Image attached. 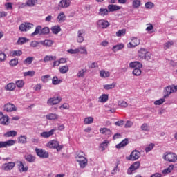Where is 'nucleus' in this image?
Returning <instances> with one entry per match:
<instances>
[{
    "instance_id": "obj_1",
    "label": "nucleus",
    "mask_w": 177,
    "mask_h": 177,
    "mask_svg": "<svg viewBox=\"0 0 177 177\" xmlns=\"http://www.w3.org/2000/svg\"><path fill=\"white\" fill-rule=\"evenodd\" d=\"M76 160L80 166V168H85L88 165V159L85 157V153L80 151L77 153Z\"/></svg>"
},
{
    "instance_id": "obj_2",
    "label": "nucleus",
    "mask_w": 177,
    "mask_h": 177,
    "mask_svg": "<svg viewBox=\"0 0 177 177\" xmlns=\"http://www.w3.org/2000/svg\"><path fill=\"white\" fill-rule=\"evenodd\" d=\"M139 60H150L151 59V54L145 48H140L138 51Z\"/></svg>"
},
{
    "instance_id": "obj_3",
    "label": "nucleus",
    "mask_w": 177,
    "mask_h": 177,
    "mask_svg": "<svg viewBox=\"0 0 177 177\" xmlns=\"http://www.w3.org/2000/svg\"><path fill=\"white\" fill-rule=\"evenodd\" d=\"M163 158L165 161L175 163L177 161V155L175 153L166 152L163 156Z\"/></svg>"
},
{
    "instance_id": "obj_4",
    "label": "nucleus",
    "mask_w": 177,
    "mask_h": 177,
    "mask_svg": "<svg viewBox=\"0 0 177 177\" xmlns=\"http://www.w3.org/2000/svg\"><path fill=\"white\" fill-rule=\"evenodd\" d=\"M140 158V152L138 150L133 151L129 156L126 157L129 161H136Z\"/></svg>"
},
{
    "instance_id": "obj_5",
    "label": "nucleus",
    "mask_w": 177,
    "mask_h": 177,
    "mask_svg": "<svg viewBox=\"0 0 177 177\" xmlns=\"http://www.w3.org/2000/svg\"><path fill=\"white\" fill-rule=\"evenodd\" d=\"M48 147L50 149H56L57 151H60L63 149V145H59L57 140H53L48 143Z\"/></svg>"
},
{
    "instance_id": "obj_6",
    "label": "nucleus",
    "mask_w": 177,
    "mask_h": 177,
    "mask_svg": "<svg viewBox=\"0 0 177 177\" xmlns=\"http://www.w3.org/2000/svg\"><path fill=\"white\" fill-rule=\"evenodd\" d=\"M35 151L40 158H48L49 157V153L41 148H35Z\"/></svg>"
},
{
    "instance_id": "obj_7",
    "label": "nucleus",
    "mask_w": 177,
    "mask_h": 177,
    "mask_svg": "<svg viewBox=\"0 0 177 177\" xmlns=\"http://www.w3.org/2000/svg\"><path fill=\"white\" fill-rule=\"evenodd\" d=\"M139 168H140V162L137 161L133 162L127 169L128 175H132V174H133V171H136L137 169H139Z\"/></svg>"
},
{
    "instance_id": "obj_8",
    "label": "nucleus",
    "mask_w": 177,
    "mask_h": 177,
    "mask_svg": "<svg viewBox=\"0 0 177 177\" xmlns=\"http://www.w3.org/2000/svg\"><path fill=\"white\" fill-rule=\"evenodd\" d=\"M32 27H34V24L31 23L25 22L19 26V30L20 31H21V32H24L28 31V30H31Z\"/></svg>"
},
{
    "instance_id": "obj_9",
    "label": "nucleus",
    "mask_w": 177,
    "mask_h": 177,
    "mask_svg": "<svg viewBox=\"0 0 177 177\" xmlns=\"http://www.w3.org/2000/svg\"><path fill=\"white\" fill-rule=\"evenodd\" d=\"M60 102H62V97H53L47 100V104L55 106V104H59Z\"/></svg>"
},
{
    "instance_id": "obj_10",
    "label": "nucleus",
    "mask_w": 177,
    "mask_h": 177,
    "mask_svg": "<svg viewBox=\"0 0 177 177\" xmlns=\"http://www.w3.org/2000/svg\"><path fill=\"white\" fill-rule=\"evenodd\" d=\"M16 143L15 140H9L8 141H0V149H3L5 147H9L13 146Z\"/></svg>"
},
{
    "instance_id": "obj_11",
    "label": "nucleus",
    "mask_w": 177,
    "mask_h": 177,
    "mask_svg": "<svg viewBox=\"0 0 177 177\" xmlns=\"http://www.w3.org/2000/svg\"><path fill=\"white\" fill-rule=\"evenodd\" d=\"M15 166L16 163L13 162H9L8 163L3 164V165L1 166V169L3 171H12V169H13Z\"/></svg>"
},
{
    "instance_id": "obj_12",
    "label": "nucleus",
    "mask_w": 177,
    "mask_h": 177,
    "mask_svg": "<svg viewBox=\"0 0 177 177\" xmlns=\"http://www.w3.org/2000/svg\"><path fill=\"white\" fill-rule=\"evenodd\" d=\"M0 124L1 125H9V116L3 115L0 112Z\"/></svg>"
},
{
    "instance_id": "obj_13",
    "label": "nucleus",
    "mask_w": 177,
    "mask_h": 177,
    "mask_svg": "<svg viewBox=\"0 0 177 177\" xmlns=\"http://www.w3.org/2000/svg\"><path fill=\"white\" fill-rule=\"evenodd\" d=\"M17 108L13 104H6L4 105V111H7V113H12V111H16Z\"/></svg>"
},
{
    "instance_id": "obj_14",
    "label": "nucleus",
    "mask_w": 177,
    "mask_h": 177,
    "mask_svg": "<svg viewBox=\"0 0 177 177\" xmlns=\"http://www.w3.org/2000/svg\"><path fill=\"white\" fill-rule=\"evenodd\" d=\"M97 27L100 28H107L110 26V23L104 19H100L97 22Z\"/></svg>"
},
{
    "instance_id": "obj_15",
    "label": "nucleus",
    "mask_w": 177,
    "mask_h": 177,
    "mask_svg": "<svg viewBox=\"0 0 177 177\" xmlns=\"http://www.w3.org/2000/svg\"><path fill=\"white\" fill-rule=\"evenodd\" d=\"M140 44V41L137 37H133L131 39V42L127 44V48H135L138 45Z\"/></svg>"
},
{
    "instance_id": "obj_16",
    "label": "nucleus",
    "mask_w": 177,
    "mask_h": 177,
    "mask_svg": "<svg viewBox=\"0 0 177 177\" xmlns=\"http://www.w3.org/2000/svg\"><path fill=\"white\" fill-rule=\"evenodd\" d=\"M85 34V30L84 29H80L77 31V41L79 44H82V41H84V35Z\"/></svg>"
},
{
    "instance_id": "obj_17",
    "label": "nucleus",
    "mask_w": 177,
    "mask_h": 177,
    "mask_svg": "<svg viewBox=\"0 0 177 177\" xmlns=\"http://www.w3.org/2000/svg\"><path fill=\"white\" fill-rule=\"evenodd\" d=\"M55 131L56 130L55 129H53L49 131H44L40 133V136L44 138H50V136H52V135L55 133Z\"/></svg>"
},
{
    "instance_id": "obj_18",
    "label": "nucleus",
    "mask_w": 177,
    "mask_h": 177,
    "mask_svg": "<svg viewBox=\"0 0 177 177\" xmlns=\"http://www.w3.org/2000/svg\"><path fill=\"white\" fill-rule=\"evenodd\" d=\"M100 132L102 135H105V136H107L108 138H110L111 136V130L110 129L103 127L100 129Z\"/></svg>"
},
{
    "instance_id": "obj_19",
    "label": "nucleus",
    "mask_w": 177,
    "mask_h": 177,
    "mask_svg": "<svg viewBox=\"0 0 177 177\" xmlns=\"http://www.w3.org/2000/svg\"><path fill=\"white\" fill-rule=\"evenodd\" d=\"M71 3V1L70 0H61L58 4V6H59V8H66L70 6Z\"/></svg>"
},
{
    "instance_id": "obj_20",
    "label": "nucleus",
    "mask_w": 177,
    "mask_h": 177,
    "mask_svg": "<svg viewBox=\"0 0 177 177\" xmlns=\"http://www.w3.org/2000/svg\"><path fill=\"white\" fill-rule=\"evenodd\" d=\"M18 163V169L20 172H27L28 171V167L25 166L24 164H23V162L19 161Z\"/></svg>"
},
{
    "instance_id": "obj_21",
    "label": "nucleus",
    "mask_w": 177,
    "mask_h": 177,
    "mask_svg": "<svg viewBox=\"0 0 177 177\" xmlns=\"http://www.w3.org/2000/svg\"><path fill=\"white\" fill-rule=\"evenodd\" d=\"M129 67L131 68H142V67H143V65H142V63L138 61H135L129 63Z\"/></svg>"
},
{
    "instance_id": "obj_22",
    "label": "nucleus",
    "mask_w": 177,
    "mask_h": 177,
    "mask_svg": "<svg viewBox=\"0 0 177 177\" xmlns=\"http://www.w3.org/2000/svg\"><path fill=\"white\" fill-rule=\"evenodd\" d=\"M174 168H175V165H170L167 168L162 171V174H163V175H168V174H171V172L174 171Z\"/></svg>"
},
{
    "instance_id": "obj_23",
    "label": "nucleus",
    "mask_w": 177,
    "mask_h": 177,
    "mask_svg": "<svg viewBox=\"0 0 177 177\" xmlns=\"http://www.w3.org/2000/svg\"><path fill=\"white\" fill-rule=\"evenodd\" d=\"M121 9V7L114 5V4H109L108 6V10L109 12H115L117 10H120Z\"/></svg>"
},
{
    "instance_id": "obj_24",
    "label": "nucleus",
    "mask_w": 177,
    "mask_h": 177,
    "mask_svg": "<svg viewBox=\"0 0 177 177\" xmlns=\"http://www.w3.org/2000/svg\"><path fill=\"white\" fill-rule=\"evenodd\" d=\"M128 143H129V141L128 140V139L125 138L120 143L116 145V149H121L122 147H125V146H127Z\"/></svg>"
},
{
    "instance_id": "obj_25",
    "label": "nucleus",
    "mask_w": 177,
    "mask_h": 177,
    "mask_svg": "<svg viewBox=\"0 0 177 177\" xmlns=\"http://www.w3.org/2000/svg\"><path fill=\"white\" fill-rule=\"evenodd\" d=\"M165 91H166V95H164V97H168V96H169L171 93H174V92H175L174 89V86H171L166 87Z\"/></svg>"
},
{
    "instance_id": "obj_26",
    "label": "nucleus",
    "mask_w": 177,
    "mask_h": 177,
    "mask_svg": "<svg viewBox=\"0 0 177 177\" xmlns=\"http://www.w3.org/2000/svg\"><path fill=\"white\" fill-rule=\"evenodd\" d=\"M24 158L28 162H34L35 161V156L31 154L25 155Z\"/></svg>"
},
{
    "instance_id": "obj_27",
    "label": "nucleus",
    "mask_w": 177,
    "mask_h": 177,
    "mask_svg": "<svg viewBox=\"0 0 177 177\" xmlns=\"http://www.w3.org/2000/svg\"><path fill=\"white\" fill-rule=\"evenodd\" d=\"M109 140H104L100 145V149H101V151H104L106 149H107V146H109Z\"/></svg>"
},
{
    "instance_id": "obj_28",
    "label": "nucleus",
    "mask_w": 177,
    "mask_h": 177,
    "mask_svg": "<svg viewBox=\"0 0 177 177\" xmlns=\"http://www.w3.org/2000/svg\"><path fill=\"white\" fill-rule=\"evenodd\" d=\"M42 26H38L36 27L35 32L31 34V37H35V35H41Z\"/></svg>"
},
{
    "instance_id": "obj_29",
    "label": "nucleus",
    "mask_w": 177,
    "mask_h": 177,
    "mask_svg": "<svg viewBox=\"0 0 177 177\" xmlns=\"http://www.w3.org/2000/svg\"><path fill=\"white\" fill-rule=\"evenodd\" d=\"M68 70H70V68L67 65H64L59 68V71L61 74H66L68 73Z\"/></svg>"
},
{
    "instance_id": "obj_30",
    "label": "nucleus",
    "mask_w": 177,
    "mask_h": 177,
    "mask_svg": "<svg viewBox=\"0 0 177 177\" xmlns=\"http://www.w3.org/2000/svg\"><path fill=\"white\" fill-rule=\"evenodd\" d=\"M46 120H53L59 118V115L56 113H49L46 115Z\"/></svg>"
},
{
    "instance_id": "obj_31",
    "label": "nucleus",
    "mask_w": 177,
    "mask_h": 177,
    "mask_svg": "<svg viewBox=\"0 0 177 177\" xmlns=\"http://www.w3.org/2000/svg\"><path fill=\"white\" fill-rule=\"evenodd\" d=\"M6 91H15L16 89V84L15 83H8L6 86H5Z\"/></svg>"
},
{
    "instance_id": "obj_32",
    "label": "nucleus",
    "mask_w": 177,
    "mask_h": 177,
    "mask_svg": "<svg viewBox=\"0 0 177 177\" xmlns=\"http://www.w3.org/2000/svg\"><path fill=\"white\" fill-rule=\"evenodd\" d=\"M29 39L26 38V37H19L17 44V45H24V44H26V42H28Z\"/></svg>"
},
{
    "instance_id": "obj_33",
    "label": "nucleus",
    "mask_w": 177,
    "mask_h": 177,
    "mask_svg": "<svg viewBox=\"0 0 177 177\" xmlns=\"http://www.w3.org/2000/svg\"><path fill=\"white\" fill-rule=\"evenodd\" d=\"M51 31L53 32V34H58L62 31V28H60V26L57 25V26H54L53 27H51Z\"/></svg>"
},
{
    "instance_id": "obj_34",
    "label": "nucleus",
    "mask_w": 177,
    "mask_h": 177,
    "mask_svg": "<svg viewBox=\"0 0 177 177\" xmlns=\"http://www.w3.org/2000/svg\"><path fill=\"white\" fill-rule=\"evenodd\" d=\"M17 135V131H15V130H12V131H10L8 132H6L5 134H4V136L6 138H10V137H12L14 138L15 136H16Z\"/></svg>"
},
{
    "instance_id": "obj_35",
    "label": "nucleus",
    "mask_w": 177,
    "mask_h": 177,
    "mask_svg": "<svg viewBox=\"0 0 177 177\" xmlns=\"http://www.w3.org/2000/svg\"><path fill=\"white\" fill-rule=\"evenodd\" d=\"M40 44H41V45L44 46L50 47L53 45V41L46 39L44 41H40Z\"/></svg>"
},
{
    "instance_id": "obj_36",
    "label": "nucleus",
    "mask_w": 177,
    "mask_h": 177,
    "mask_svg": "<svg viewBox=\"0 0 177 177\" xmlns=\"http://www.w3.org/2000/svg\"><path fill=\"white\" fill-rule=\"evenodd\" d=\"M58 23H63L66 20V15L64 12H61L58 15L57 17Z\"/></svg>"
},
{
    "instance_id": "obj_37",
    "label": "nucleus",
    "mask_w": 177,
    "mask_h": 177,
    "mask_svg": "<svg viewBox=\"0 0 177 177\" xmlns=\"http://www.w3.org/2000/svg\"><path fill=\"white\" fill-rule=\"evenodd\" d=\"M100 77H101V78H109V77H110V73L109 71L102 70L100 71Z\"/></svg>"
},
{
    "instance_id": "obj_38",
    "label": "nucleus",
    "mask_w": 177,
    "mask_h": 177,
    "mask_svg": "<svg viewBox=\"0 0 177 177\" xmlns=\"http://www.w3.org/2000/svg\"><path fill=\"white\" fill-rule=\"evenodd\" d=\"M109 100V95L107 94H102L101 96L99 97V102L100 103H106Z\"/></svg>"
},
{
    "instance_id": "obj_39",
    "label": "nucleus",
    "mask_w": 177,
    "mask_h": 177,
    "mask_svg": "<svg viewBox=\"0 0 177 177\" xmlns=\"http://www.w3.org/2000/svg\"><path fill=\"white\" fill-rule=\"evenodd\" d=\"M99 16H107L109 15V10L106 8H100L98 12Z\"/></svg>"
},
{
    "instance_id": "obj_40",
    "label": "nucleus",
    "mask_w": 177,
    "mask_h": 177,
    "mask_svg": "<svg viewBox=\"0 0 177 177\" xmlns=\"http://www.w3.org/2000/svg\"><path fill=\"white\" fill-rule=\"evenodd\" d=\"M56 56L46 55L44 58V63H48V62H52V60H56Z\"/></svg>"
},
{
    "instance_id": "obj_41",
    "label": "nucleus",
    "mask_w": 177,
    "mask_h": 177,
    "mask_svg": "<svg viewBox=\"0 0 177 177\" xmlns=\"http://www.w3.org/2000/svg\"><path fill=\"white\" fill-rule=\"evenodd\" d=\"M18 142L22 145H26V143H27V137L23 135L20 136L18 137Z\"/></svg>"
},
{
    "instance_id": "obj_42",
    "label": "nucleus",
    "mask_w": 177,
    "mask_h": 177,
    "mask_svg": "<svg viewBox=\"0 0 177 177\" xmlns=\"http://www.w3.org/2000/svg\"><path fill=\"white\" fill-rule=\"evenodd\" d=\"M93 118L92 117H87L85 118L84 120V125H89V124L93 123Z\"/></svg>"
},
{
    "instance_id": "obj_43",
    "label": "nucleus",
    "mask_w": 177,
    "mask_h": 177,
    "mask_svg": "<svg viewBox=\"0 0 177 177\" xmlns=\"http://www.w3.org/2000/svg\"><path fill=\"white\" fill-rule=\"evenodd\" d=\"M10 55L14 57L16 56H21V55H23V51L21 50H13L10 53Z\"/></svg>"
},
{
    "instance_id": "obj_44",
    "label": "nucleus",
    "mask_w": 177,
    "mask_h": 177,
    "mask_svg": "<svg viewBox=\"0 0 177 177\" xmlns=\"http://www.w3.org/2000/svg\"><path fill=\"white\" fill-rule=\"evenodd\" d=\"M87 70L86 68H82L77 73V77L79 78H83V77L85 76V73H86Z\"/></svg>"
},
{
    "instance_id": "obj_45",
    "label": "nucleus",
    "mask_w": 177,
    "mask_h": 177,
    "mask_svg": "<svg viewBox=\"0 0 177 177\" xmlns=\"http://www.w3.org/2000/svg\"><path fill=\"white\" fill-rule=\"evenodd\" d=\"M9 64L11 67H16L17 64H19V59L14 58L11 59L9 62Z\"/></svg>"
},
{
    "instance_id": "obj_46",
    "label": "nucleus",
    "mask_w": 177,
    "mask_h": 177,
    "mask_svg": "<svg viewBox=\"0 0 177 177\" xmlns=\"http://www.w3.org/2000/svg\"><path fill=\"white\" fill-rule=\"evenodd\" d=\"M123 48H124V44H120L114 46L112 48V50H113V52H118V50H121V49H123Z\"/></svg>"
},
{
    "instance_id": "obj_47",
    "label": "nucleus",
    "mask_w": 177,
    "mask_h": 177,
    "mask_svg": "<svg viewBox=\"0 0 177 177\" xmlns=\"http://www.w3.org/2000/svg\"><path fill=\"white\" fill-rule=\"evenodd\" d=\"M61 82H63V80H59L57 77L55 76L53 77V80H52L53 85H59V84H61Z\"/></svg>"
},
{
    "instance_id": "obj_48",
    "label": "nucleus",
    "mask_w": 177,
    "mask_h": 177,
    "mask_svg": "<svg viewBox=\"0 0 177 177\" xmlns=\"http://www.w3.org/2000/svg\"><path fill=\"white\" fill-rule=\"evenodd\" d=\"M126 34H127V29L119 30L116 32V37H124Z\"/></svg>"
},
{
    "instance_id": "obj_49",
    "label": "nucleus",
    "mask_w": 177,
    "mask_h": 177,
    "mask_svg": "<svg viewBox=\"0 0 177 177\" xmlns=\"http://www.w3.org/2000/svg\"><path fill=\"white\" fill-rule=\"evenodd\" d=\"M174 45V41H167L165 43L163 48L165 50H167V49H169L171 46Z\"/></svg>"
},
{
    "instance_id": "obj_50",
    "label": "nucleus",
    "mask_w": 177,
    "mask_h": 177,
    "mask_svg": "<svg viewBox=\"0 0 177 177\" xmlns=\"http://www.w3.org/2000/svg\"><path fill=\"white\" fill-rule=\"evenodd\" d=\"M133 74L136 77H139L142 74V70H140V68H135L133 71Z\"/></svg>"
},
{
    "instance_id": "obj_51",
    "label": "nucleus",
    "mask_w": 177,
    "mask_h": 177,
    "mask_svg": "<svg viewBox=\"0 0 177 177\" xmlns=\"http://www.w3.org/2000/svg\"><path fill=\"white\" fill-rule=\"evenodd\" d=\"M34 62V57H28L24 61V64H31Z\"/></svg>"
},
{
    "instance_id": "obj_52",
    "label": "nucleus",
    "mask_w": 177,
    "mask_h": 177,
    "mask_svg": "<svg viewBox=\"0 0 177 177\" xmlns=\"http://www.w3.org/2000/svg\"><path fill=\"white\" fill-rule=\"evenodd\" d=\"M113 88H115V84H114V83H112L111 84L104 85V89H106V91H109L110 89H113Z\"/></svg>"
},
{
    "instance_id": "obj_53",
    "label": "nucleus",
    "mask_w": 177,
    "mask_h": 177,
    "mask_svg": "<svg viewBox=\"0 0 177 177\" xmlns=\"http://www.w3.org/2000/svg\"><path fill=\"white\" fill-rule=\"evenodd\" d=\"M15 84L17 88H23L24 86V80H17Z\"/></svg>"
},
{
    "instance_id": "obj_54",
    "label": "nucleus",
    "mask_w": 177,
    "mask_h": 177,
    "mask_svg": "<svg viewBox=\"0 0 177 177\" xmlns=\"http://www.w3.org/2000/svg\"><path fill=\"white\" fill-rule=\"evenodd\" d=\"M35 75V71H31L24 73V77H34Z\"/></svg>"
},
{
    "instance_id": "obj_55",
    "label": "nucleus",
    "mask_w": 177,
    "mask_h": 177,
    "mask_svg": "<svg viewBox=\"0 0 177 177\" xmlns=\"http://www.w3.org/2000/svg\"><path fill=\"white\" fill-rule=\"evenodd\" d=\"M141 129L145 132H149L150 131V127H149L147 123H144L141 126Z\"/></svg>"
},
{
    "instance_id": "obj_56",
    "label": "nucleus",
    "mask_w": 177,
    "mask_h": 177,
    "mask_svg": "<svg viewBox=\"0 0 177 177\" xmlns=\"http://www.w3.org/2000/svg\"><path fill=\"white\" fill-rule=\"evenodd\" d=\"M49 32H50V30L48 27L41 28V35H46L47 34H49Z\"/></svg>"
},
{
    "instance_id": "obj_57",
    "label": "nucleus",
    "mask_w": 177,
    "mask_h": 177,
    "mask_svg": "<svg viewBox=\"0 0 177 177\" xmlns=\"http://www.w3.org/2000/svg\"><path fill=\"white\" fill-rule=\"evenodd\" d=\"M118 106H120V107L125 109L128 106V103L124 100H120L118 102Z\"/></svg>"
},
{
    "instance_id": "obj_58",
    "label": "nucleus",
    "mask_w": 177,
    "mask_h": 177,
    "mask_svg": "<svg viewBox=\"0 0 177 177\" xmlns=\"http://www.w3.org/2000/svg\"><path fill=\"white\" fill-rule=\"evenodd\" d=\"M146 9H153L154 8V3L148 1L145 4Z\"/></svg>"
},
{
    "instance_id": "obj_59",
    "label": "nucleus",
    "mask_w": 177,
    "mask_h": 177,
    "mask_svg": "<svg viewBox=\"0 0 177 177\" xmlns=\"http://www.w3.org/2000/svg\"><path fill=\"white\" fill-rule=\"evenodd\" d=\"M35 1L36 0H28L26 4L24 3L22 5H24V6H26L27 5V6L32 7L34 6V5H35Z\"/></svg>"
},
{
    "instance_id": "obj_60",
    "label": "nucleus",
    "mask_w": 177,
    "mask_h": 177,
    "mask_svg": "<svg viewBox=\"0 0 177 177\" xmlns=\"http://www.w3.org/2000/svg\"><path fill=\"white\" fill-rule=\"evenodd\" d=\"M4 6L7 10H12L13 9V3H6Z\"/></svg>"
},
{
    "instance_id": "obj_61",
    "label": "nucleus",
    "mask_w": 177,
    "mask_h": 177,
    "mask_svg": "<svg viewBox=\"0 0 177 177\" xmlns=\"http://www.w3.org/2000/svg\"><path fill=\"white\" fill-rule=\"evenodd\" d=\"M6 60V54L2 50H0V62H5Z\"/></svg>"
},
{
    "instance_id": "obj_62",
    "label": "nucleus",
    "mask_w": 177,
    "mask_h": 177,
    "mask_svg": "<svg viewBox=\"0 0 177 177\" xmlns=\"http://www.w3.org/2000/svg\"><path fill=\"white\" fill-rule=\"evenodd\" d=\"M165 102V99L161 98L160 100L155 101L154 104L155 106H160V104H162V103H164Z\"/></svg>"
},
{
    "instance_id": "obj_63",
    "label": "nucleus",
    "mask_w": 177,
    "mask_h": 177,
    "mask_svg": "<svg viewBox=\"0 0 177 177\" xmlns=\"http://www.w3.org/2000/svg\"><path fill=\"white\" fill-rule=\"evenodd\" d=\"M153 149H154V144L151 143V144L149 145L148 147H147L145 148V151L147 153H149V151H151V150H153Z\"/></svg>"
},
{
    "instance_id": "obj_64",
    "label": "nucleus",
    "mask_w": 177,
    "mask_h": 177,
    "mask_svg": "<svg viewBox=\"0 0 177 177\" xmlns=\"http://www.w3.org/2000/svg\"><path fill=\"white\" fill-rule=\"evenodd\" d=\"M140 6V0H134L133 1V8H139Z\"/></svg>"
}]
</instances>
